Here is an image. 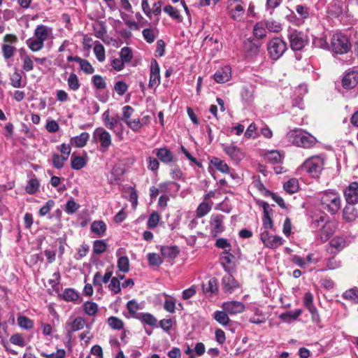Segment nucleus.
<instances>
[{"label":"nucleus","mask_w":358,"mask_h":358,"mask_svg":"<svg viewBox=\"0 0 358 358\" xmlns=\"http://www.w3.org/2000/svg\"><path fill=\"white\" fill-rule=\"evenodd\" d=\"M286 139L291 144L302 148L310 149L314 147L317 143V138L302 129H294L286 134Z\"/></svg>","instance_id":"f257e3e1"},{"label":"nucleus","mask_w":358,"mask_h":358,"mask_svg":"<svg viewBox=\"0 0 358 358\" xmlns=\"http://www.w3.org/2000/svg\"><path fill=\"white\" fill-rule=\"evenodd\" d=\"M52 28L45 25H38L34 30V37L27 40V45L33 52L41 50L44 46V42L52 34Z\"/></svg>","instance_id":"f03ea898"},{"label":"nucleus","mask_w":358,"mask_h":358,"mask_svg":"<svg viewBox=\"0 0 358 358\" xmlns=\"http://www.w3.org/2000/svg\"><path fill=\"white\" fill-rule=\"evenodd\" d=\"M320 204L324 210L334 215L341 208V196L336 191H325L321 194Z\"/></svg>","instance_id":"7ed1b4c3"},{"label":"nucleus","mask_w":358,"mask_h":358,"mask_svg":"<svg viewBox=\"0 0 358 358\" xmlns=\"http://www.w3.org/2000/svg\"><path fill=\"white\" fill-rule=\"evenodd\" d=\"M324 159L321 155H315L307 159L301 165V169L312 177L320 176L323 170Z\"/></svg>","instance_id":"20e7f679"},{"label":"nucleus","mask_w":358,"mask_h":358,"mask_svg":"<svg viewBox=\"0 0 358 358\" xmlns=\"http://www.w3.org/2000/svg\"><path fill=\"white\" fill-rule=\"evenodd\" d=\"M331 46L334 53L343 55L350 50L351 44L345 35L336 33L334 34L331 38Z\"/></svg>","instance_id":"39448f33"},{"label":"nucleus","mask_w":358,"mask_h":358,"mask_svg":"<svg viewBox=\"0 0 358 358\" xmlns=\"http://www.w3.org/2000/svg\"><path fill=\"white\" fill-rule=\"evenodd\" d=\"M287 38L290 47L294 51L301 50L308 43L307 36L294 29L289 28L288 29Z\"/></svg>","instance_id":"423d86ee"},{"label":"nucleus","mask_w":358,"mask_h":358,"mask_svg":"<svg viewBox=\"0 0 358 358\" xmlns=\"http://www.w3.org/2000/svg\"><path fill=\"white\" fill-rule=\"evenodd\" d=\"M287 43L278 37H275L270 40L267 45L268 55L273 60H277L281 57L287 50Z\"/></svg>","instance_id":"0eeeda50"},{"label":"nucleus","mask_w":358,"mask_h":358,"mask_svg":"<svg viewBox=\"0 0 358 358\" xmlns=\"http://www.w3.org/2000/svg\"><path fill=\"white\" fill-rule=\"evenodd\" d=\"M94 141L100 143V151H108L112 144L111 135L102 127L96 128L93 132Z\"/></svg>","instance_id":"6e6552de"},{"label":"nucleus","mask_w":358,"mask_h":358,"mask_svg":"<svg viewBox=\"0 0 358 358\" xmlns=\"http://www.w3.org/2000/svg\"><path fill=\"white\" fill-rule=\"evenodd\" d=\"M227 8L230 17L236 21H240L244 15L245 8L241 0H228Z\"/></svg>","instance_id":"1a4fd4ad"},{"label":"nucleus","mask_w":358,"mask_h":358,"mask_svg":"<svg viewBox=\"0 0 358 358\" xmlns=\"http://www.w3.org/2000/svg\"><path fill=\"white\" fill-rule=\"evenodd\" d=\"M85 325V321L82 317H70L65 323L64 329L71 337L73 332L83 329Z\"/></svg>","instance_id":"9d476101"},{"label":"nucleus","mask_w":358,"mask_h":358,"mask_svg":"<svg viewBox=\"0 0 358 358\" xmlns=\"http://www.w3.org/2000/svg\"><path fill=\"white\" fill-rule=\"evenodd\" d=\"M260 239L265 247L275 249L283 243V239L279 236L270 235L268 231H264L260 234Z\"/></svg>","instance_id":"9b49d317"},{"label":"nucleus","mask_w":358,"mask_h":358,"mask_svg":"<svg viewBox=\"0 0 358 358\" xmlns=\"http://www.w3.org/2000/svg\"><path fill=\"white\" fill-rule=\"evenodd\" d=\"M224 215L220 214H213L211 215L210 220V227L211 234L214 236H217L218 234H221L224 231Z\"/></svg>","instance_id":"f8f14e48"},{"label":"nucleus","mask_w":358,"mask_h":358,"mask_svg":"<svg viewBox=\"0 0 358 358\" xmlns=\"http://www.w3.org/2000/svg\"><path fill=\"white\" fill-rule=\"evenodd\" d=\"M344 196L346 202L350 205L358 203V182H351L344 190Z\"/></svg>","instance_id":"ddd939ff"},{"label":"nucleus","mask_w":358,"mask_h":358,"mask_svg":"<svg viewBox=\"0 0 358 358\" xmlns=\"http://www.w3.org/2000/svg\"><path fill=\"white\" fill-rule=\"evenodd\" d=\"M160 69L157 62L152 59L150 63L149 87L155 88L160 84Z\"/></svg>","instance_id":"4468645a"},{"label":"nucleus","mask_w":358,"mask_h":358,"mask_svg":"<svg viewBox=\"0 0 358 358\" xmlns=\"http://www.w3.org/2000/svg\"><path fill=\"white\" fill-rule=\"evenodd\" d=\"M310 227L313 229L318 231L322 228V227L328 222L327 215L324 213L322 212H314L310 215Z\"/></svg>","instance_id":"2eb2a0df"},{"label":"nucleus","mask_w":358,"mask_h":358,"mask_svg":"<svg viewBox=\"0 0 358 358\" xmlns=\"http://www.w3.org/2000/svg\"><path fill=\"white\" fill-rule=\"evenodd\" d=\"M224 152L234 161L239 162L244 157V153L241 148L234 144L223 145Z\"/></svg>","instance_id":"dca6fc26"},{"label":"nucleus","mask_w":358,"mask_h":358,"mask_svg":"<svg viewBox=\"0 0 358 358\" xmlns=\"http://www.w3.org/2000/svg\"><path fill=\"white\" fill-rule=\"evenodd\" d=\"M222 307L225 312L231 315L241 313L245 310V305L242 302L237 301L224 302Z\"/></svg>","instance_id":"f3484780"},{"label":"nucleus","mask_w":358,"mask_h":358,"mask_svg":"<svg viewBox=\"0 0 358 358\" xmlns=\"http://www.w3.org/2000/svg\"><path fill=\"white\" fill-rule=\"evenodd\" d=\"M358 83V72L350 71L347 72L343 78L342 84L345 89H352Z\"/></svg>","instance_id":"a211bd4d"},{"label":"nucleus","mask_w":358,"mask_h":358,"mask_svg":"<svg viewBox=\"0 0 358 358\" xmlns=\"http://www.w3.org/2000/svg\"><path fill=\"white\" fill-rule=\"evenodd\" d=\"M214 80L218 83H224L229 81L231 77V69L229 66L222 67L215 73Z\"/></svg>","instance_id":"6ab92c4d"},{"label":"nucleus","mask_w":358,"mask_h":358,"mask_svg":"<svg viewBox=\"0 0 358 358\" xmlns=\"http://www.w3.org/2000/svg\"><path fill=\"white\" fill-rule=\"evenodd\" d=\"M124 253V250L120 248L116 252V256L118 257L117 264L119 271L125 273L129 271V260L127 256L123 255Z\"/></svg>","instance_id":"aec40b11"},{"label":"nucleus","mask_w":358,"mask_h":358,"mask_svg":"<svg viewBox=\"0 0 358 358\" xmlns=\"http://www.w3.org/2000/svg\"><path fill=\"white\" fill-rule=\"evenodd\" d=\"M152 152L164 164H169L173 161V153L166 148H156Z\"/></svg>","instance_id":"412c9836"},{"label":"nucleus","mask_w":358,"mask_h":358,"mask_svg":"<svg viewBox=\"0 0 358 358\" xmlns=\"http://www.w3.org/2000/svg\"><path fill=\"white\" fill-rule=\"evenodd\" d=\"M222 285L224 291L230 293L239 286L238 282L229 273L226 274L222 278Z\"/></svg>","instance_id":"4be33fe9"},{"label":"nucleus","mask_w":358,"mask_h":358,"mask_svg":"<svg viewBox=\"0 0 358 358\" xmlns=\"http://www.w3.org/2000/svg\"><path fill=\"white\" fill-rule=\"evenodd\" d=\"M159 187L160 192L175 195L179 191L180 185L176 182L169 181L160 183Z\"/></svg>","instance_id":"5701e85b"},{"label":"nucleus","mask_w":358,"mask_h":358,"mask_svg":"<svg viewBox=\"0 0 358 358\" xmlns=\"http://www.w3.org/2000/svg\"><path fill=\"white\" fill-rule=\"evenodd\" d=\"M203 293L207 296H212L217 292V280L215 278H211L206 283L202 284Z\"/></svg>","instance_id":"b1692460"},{"label":"nucleus","mask_w":358,"mask_h":358,"mask_svg":"<svg viewBox=\"0 0 358 358\" xmlns=\"http://www.w3.org/2000/svg\"><path fill=\"white\" fill-rule=\"evenodd\" d=\"M102 119L104 125L110 130H114L115 127L120 123V117H111L109 114V110H106L102 115Z\"/></svg>","instance_id":"393cba45"},{"label":"nucleus","mask_w":358,"mask_h":358,"mask_svg":"<svg viewBox=\"0 0 358 358\" xmlns=\"http://www.w3.org/2000/svg\"><path fill=\"white\" fill-rule=\"evenodd\" d=\"M136 318L141 321V323L147 324L151 327H157V318L149 313H138Z\"/></svg>","instance_id":"a878e982"},{"label":"nucleus","mask_w":358,"mask_h":358,"mask_svg":"<svg viewBox=\"0 0 358 358\" xmlns=\"http://www.w3.org/2000/svg\"><path fill=\"white\" fill-rule=\"evenodd\" d=\"M90 134L87 132H83L80 135L71 138V144L76 148H83L89 140Z\"/></svg>","instance_id":"bb28decb"},{"label":"nucleus","mask_w":358,"mask_h":358,"mask_svg":"<svg viewBox=\"0 0 358 358\" xmlns=\"http://www.w3.org/2000/svg\"><path fill=\"white\" fill-rule=\"evenodd\" d=\"M160 252L164 258L175 259L179 253V250L176 245H166L162 246Z\"/></svg>","instance_id":"cd10ccee"},{"label":"nucleus","mask_w":358,"mask_h":358,"mask_svg":"<svg viewBox=\"0 0 358 358\" xmlns=\"http://www.w3.org/2000/svg\"><path fill=\"white\" fill-rule=\"evenodd\" d=\"M302 313V310L296 309L292 311H287L280 315L279 318L282 321L291 323L296 320Z\"/></svg>","instance_id":"c85d7f7f"},{"label":"nucleus","mask_w":358,"mask_h":358,"mask_svg":"<svg viewBox=\"0 0 358 358\" xmlns=\"http://www.w3.org/2000/svg\"><path fill=\"white\" fill-rule=\"evenodd\" d=\"M320 238L322 242L327 241L334 233V229L331 223L327 222L324 224L322 228L319 230Z\"/></svg>","instance_id":"c756f323"},{"label":"nucleus","mask_w":358,"mask_h":358,"mask_svg":"<svg viewBox=\"0 0 358 358\" xmlns=\"http://www.w3.org/2000/svg\"><path fill=\"white\" fill-rule=\"evenodd\" d=\"M228 313L225 310H216L213 313V318L222 326H227L230 322V319L228 316Z\"/></svg>","instance_id":"7c9ffc66"},{"label":"nucleus","mask_w":358,"mask_h":358,"mask_svg":"<svg viewBox=\"0 0 358 358\" xmlns=\"http://www.w3.org/2000/svg\"><path fill=\"white\" fill-rule=\"evenodd\" d=\"M83 310L88 316H94L99 310L98 305L93 301H86L83 305Z\"/></svg>","instance_id":"2f4dec72"},{"label":"nucleus","mask_w":358,"mask_h":358,"mask_svg":"<svg viewBox=\"0 0 358 358\" xmlns=\"http://www.w3.org/2000/svg\"><path fill=\"white\" fill-rule=\"evenodd\" d=\"M283 188L289 194H294L299 190V185L297 179L291 178L285 182Z\"/></svg>","instance_id":"473e14b6"},{"label":"nucleus","mask_w":358,"mask_h":358,"mask_svg":"<svg viewBox=\"0 0 358 358\" xmlns=\"http://www.w3.org/2000/svg\"><path fill=\"white\" fill-rule=\"evenodd\" d=\"M266 159L271 164H280L282 162V155L278 150H271L266 155Z\"/></svg>","instance_id":"72a5a7b5"},{"label":"nucleus","mask_w":358,"mask_h":358,"mask_svg":"<svg viewBox=\"0 0 358 358\" xmlns=\"http://www.w3.org/2000/svg\"><path fill=\"white\" fill-rule=\"evenodd\" d=\"M66 156H62L57 153H54L52 155V165L57 169H61L63 168L65 162L67 161Z\"/></svg>","instance_id":"f704fd0d"},{"label":"nucleus","mask_w":358,"mask_h":358,"mask_svg":"<svg viewBox=\"0 0 358 358\" xmlns=\"http://www.w3.org/2000/svg\"><path fill=\"white\" fill-rule=\"evenodd\" d=\"M329 245L337 251H341L346 246V241L342 236H335L330 241Z\"/></svg>","instance_id":"c9c22d12"},{"label":"nucleus","mask_w":358,"mask_h":358,"mask_svg":"<svg viewBox=\"0 0 358 358\" xmlns=\"http://www.w3.org/2000/svg\"><path fill=\"white\" fill-rule=\"evenodd\" d=\"M157 33L158 31L157 29L150 28L144 29L142 31L144 40L148 43H152L155 41Z\"/></svg>","instance_id":"e433bc0d"},{"label":"nucleus","mask_w":358,"mask_h":358,"mask_svg":"<svg viewBox=\"0 0 358 358\" xmlns=\"http://www.w3.org/2000/svg\"><path fill=\"white\" fill-rule=\"evenodd\" d=\"M343 217L347 222H352L357 217V211L353 206H345L343 210Z\"/></svg>","instance_id":"4c0bfd02"},{"label":"nucleus","mask_w":358,"mask_h":358,"mask_svg":"<svg viewBox=\"0 0 358 358\" xmlns=\"http://www.w3.org/2000/svg\"><path fill=\"white\" fill-rule=\"evenodd\" d=\"M67 85L69 89L73 91H77L80 88V81L76 73H71L69 75L67 79Z\"/></svg>","instance_id":"58836bf2"},{"label":"nucleus","mask_w":358,"mask_h":358,"mask_svg":"<svg viewBox=\"0 0 358 358\" xmlns=\"http://www.w3.org/2000/svg\"><path fill=\"white\" fill-rule=\"evenodd\" d=\"M94 53L99 62H103L106 58L105 48L99 41H96L94 47Z\"/></svg>","instance_id":"ea45409f"},{"label":"nucleus","mask_w":358,"mask_h":358,"mask_svg":"<svg viewBox=\"0 0 358 358\" xmlns=\"http://www.w3.org/2000/svg\"><path fill=\"white\" fill-rule=\"evenodd\" d=\"M91 230L99 236H103L106 230V225L103 221H94L91 224Z\"/></svg>","instance_id":"a19ab883"},{"label":"nucleus","mask_w":358,"mask_h":358,"mask_svg":"<svg viewBox=\"0 0 358 358\" xmlns=\"http://www.w3.org/2000/svg\"><path fill=\"white\" fill-rule=\"evenodd\" d=\"M107 323L111 329L115 330H120L124 327L123 321L115 316L109 317L107 320Z\"/></svg>","instance_id":"79ce46f5"},{"label":"nucleus","mask_w":358,"mask_h":358,"mask_svg":"<svg viewBox=\"0 0 358 358\" xmlns=\"http://www.w3.org/2000/svg\"><path fill=\"white\" fill-rule=\"evenodd\" d=\"M266 26L264 23V22H257L253 29V34L257 38H262L266 36Z\"/></svg>","instance_id":"37998d69"},{"label":"nucleus","mask_w":358,"mask_h":358,"mask_svg":"<svg viewBox=\"0 0 358 358\" xmlns=\"http://www.w3.org/2000/svg\"><path fill=\"white\" fill-rule=\"evenodd\" d=\"M10 85L15 88H20L24 87L22 84V73L15 70L13 73L10 76Z\"/></svg>","instance_id":"c03bdc74"},{"label":"nucleus","mask_w":358,"mask_h":358,"mask_svg":"<svg viewBox=\"0 0 358 358\" xmlns=\"http://www.w3.org/2000/svg\"><path fill=\"white\" fill-rule=\"evenodd\" d=\"M164 11L178 22H181L182 21V17L180 15L179 10L173 6L170 5L166 6L164 8Z\"/></svg>","instance_id":"a18cd8bd"},{"label":"nucleus","mask_w":358,"mask_h":358,"mask_svg":"<svg viewBox=\"0 0 358 358\" xmlns=\"http://www.w3.org/2000/svg\"><path fill=\"white\" fill-rule=\"evenodd\" d=\"M296 12L303 21L307 20L310 16V8L306 5L299 4L295 8Z\"/></svg>","instance_id":"49530a36"},{"label":"nucleus","mask_w":358,"mask_h":358,"mask_svg":"<svg viewBox=\"0 0 358 358\" xmlns=\"http://www.w3.org/2000/svg\"><path fill=\"white\" fill-rule=\"evenodd\" d=\"M17 324L20 327L24 329H31L34 327V322L25 316H19L17 319Z\"/></svg>","instance_id":"de8ad7c7"},{"label":"nucleus","mask_w":358,"mask_h":358,"mask_svg":"<svg viewBox=\"0 0 358 358\" xmlns=\"http://www.w3.org/2000/svg\"><path fill=\"white\" fill-rule=\"evenodd\" d=\"M211 162L213 166L220 172L224 173H229V167L224 161L218 158H214Z\"/></svg>","instance_id":"09e8293b"},{"label":"nucleus","mask_w":358,"mask_h":358,"mask_svg":"<svg viewBox=\"0 0 358 358\" xmlns=\"http://www.w3.org/2000/svg\"><path fill=\"white\" fill-rule=\"evenodd\" d=\"M63 299L66 301H76L79 299V294L73 289H66L63 292Z\"/></svg>","instance_id":"8fccbe9b"},{"label":"nucleus","mask_w":358,"mask_h":358,"mask_svg":"<svg viewBox=\"0 0 358 358\" xmlns=\"http://www.w3.org/2000/svg\"><path fill=\"white\" fill-rule=\"evenodd\" d=\"M165 296L169 297L166 299L164 303V308L167 312L173 313L176 311V301L173 296H169L166 294H164Z\"/></svg>","instance_id":"3c124183"},{"label":"nucleus","mask_w":358,"mask_h":358,"mask_svg":"<svg viewBox=\"0 0 358 358\" xmlns=\"http://www.w3.org/2000/svg\"><path fill=\"white\" fill-rule=\"evenodd\" d=\"M266 29H268L270 32L278 33L281 31L282 25L280 22L274 21V20H268L264 22Z\"/></svg>","instance_id":"603ef678"},{"label":"nucleus","mask_w":358,"mask_h":358,"mask_svg":"<svg viewBox=\"0 0 358 358\" xmlns=\"http://www.w3.org/2000/svg\"><path fill=\"white\" fill-rule=\"evenodd\" d=\"M80 69L86 74H92L94 72V69L92 64L86 59L80 58L79 60Z\"/></svg>","instance_id":"864d4df0"},{"label":"nucleus","mask_w":358,"mask_h":358,"mask_svg":"<svg viewBox=\"0 0 358 358\" xmlns=\"http://www.w3.org/2000/svg\"><path fill=\"white\" fill-rule=\"evenodd\" d=\"M147 258L150 266H158L163 263V260L159 255L155 252L148 253Z\"/></svg>","instance_id":"5fc2aeb1"},{"label":"nucleus","mask_w":358,"mask_h":358,"mask_svg":"<svg viewBox=\"0 0 358 358\" xmlns=\"http://www.w3.org/2000/svg\"><path fill=\"white\" fill-rule=\"evenodd\" d=\"M244 48L250 55H256L259 52V45L253 43L252 41H248L245 43Z\"/></svg>","instance_id":"6e6d98bb"},{"label":"nucleus","mask_w":358,"mask_h":358,"mask_svg":"<svg viewBox=\"0 0 358 358\" xmlns=\"http://www.w3.org/2000/svg\"><path fill=\"white\" fill-rule=\"evenodd\" d=\"M120 58H121L124 63H129L133 58V53L131 48L128 47H124L120 52Z\"/></svg>","instance_id":"4d7b16f0"},{"label":"nucleus","mask_w":358,"mask_h":358,"mask_svg":"<svg viewBox=\"0 0 358 358\" xmlns=\"http://www.w3.org/2000/svg\"><path fill=\"white\" fill-rule=\"evenodd\" d=\"M86 164V162L82 157H72L71 166L74 170H80Z\"/></svg>","instance_id":"13d9d810"},{"label":"nucleus","mask_w":358,"mask_h":358,"mask_svg":"<svg viewBox=\"0 0 358 358\" xmlns=\"http://www.w3.org/2000/svg\"><path fill=\"white\" fill-rule=\"evenodd\" d=\"M39 187V182L36 178H32L29 180L25 189L29 194H35Z\"/></svg>","instance_id":"bf43d9fd"},{"label":"nucleus","mask_w":358,"mask_h":358,"mask_svg":"<svg viewBox=\"0 0 358 358\" xmlns=\"http://www.w3.org/2000/svg\"><path fill=\"white\" fill-rule=\"evenodd\" d=\"M107 244L103 240H96L93 243V252L95 254H101L106 250Z\"/></svg>","instance_id":"052dcab7"},{"label":"nucleus","mask_w":358,"mask_h":358,"mask_svg":"<svg viewBox=\"0 0 358 358\" xmlns=\"http://www.w3.org/2000/svg\"><path fill=\"white\" fill-rule=\"evenodd\" d=\"M210 210L211 205L207 202L203 201L197 208V216L200 217H203L204 215H207Z\"/></svg>","instance_id":"680f3d73"},{"label":"nucleus","mask_w":358,"mask_h":358,"mask_svg":"<svg viewBox=\"0 0 358 358\" xmlns=\"http://www.w3.org/2000/svg\"><path fill=\"white\" fill-rule=\"evenodd\" d=\"M1 49L3 56L6 59L11 58L15 52V48L8 44H3Z\"/></svg>","instance_id":"e2e57ef3"},{"label":"nucleus","mask_w":358,"mask_h":358,"mask_svg":"<svg viewBox=\"0 0 358 358\" xmlns=\"http://www.w3.org/2000/svg\"><path fill=\"white\" fill-rule=\"evenodd\" d=\"M160 215L157 212H153L150 214L149 218H148V222H147V225H148V227L150 228V229H153V228H155L159 220H160Z\"/></svg>","instance_id":"0e129e2a"},{"label":"nucleus","mask_w":358,"mask_h":358,"mask_svg":"<svg viewBox=\"0 0 358 358\" xmlns=\"http://www.w3.org/2000/svg\"><path fill=\"white\" fill-rule=\"evenodd\" d=\"M127 308L130 315L136 318L137 311L140 309L139 304L135 300H130L127 303Z\"/></svg>","instance_id":"69168bd1"},{"label":"nucleus","mask_w":358,"mask_h":358,"mask_svg":"<svg viewBox=\"0 0 358 358\" xmlns=\"http://www.w3.org/2000/svg\"><path fill=\"white\" fill-rule=\"evenodd\" d=\"M343 297L355 303H358V289L352 288L345 291L343 293Z\"/></svg>","instance_id":"338daca9"},{"label":"nucleus","mask_w":358,"mask_h":358,"mask_svg":"<svg viewBox=\"0 0 358 358\" xmlns=\"http://www.w3.org/2000/svg\"><path fill=\"white\" fill-rule=\"evenodd\" d=\"M108 289L115 294L120 292L121 286L117 278L113 277L111 278L108 285Z\"/></svg>","instance_id":"774afa93"}]
</instances>
